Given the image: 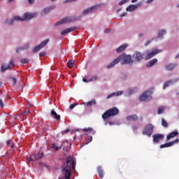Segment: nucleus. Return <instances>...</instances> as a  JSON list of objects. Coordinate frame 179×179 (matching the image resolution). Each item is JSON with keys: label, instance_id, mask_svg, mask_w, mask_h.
Wrapping results in <instances>:
<instances>
[{"label": "nucleus", "instance_id": "20", "mask_svg": "<svg viewBox=\"0 0 179 179\" xmlns=\"http://www.w3.org/2000/svg\"><path fill=\"white\" fill-rule=\"evenodd\" d=\"M127 121H138V115H131L127 117Z\"/></svg>", "mask_w": 179, "mask_h": 179}, {"label": "nucleus", "instance_id": "32", "mask_svg": "<svg viewBox=\"0 0 179 179\" xmlns=\"http://www.w3.org/2000/svg\"><path fill=\"white\" fill-rule=\"evenodd\" d=\"M55 8V6H50L49 8H44V13H48L50 10H52Z\"/></svg>", "mask_w": 179, "mask_h": 179}, {"label": "nucleus", "instance_id": "50", "mask_svg": "<svg viewBox=\"0 0 179 179\" xmlns=\"http://www.w3.org/2000/svg\"><path fill=\"white\" fill-rule=\"evenodd\" d=\"M147 2L148 3H152V2H153V0H148Z\"/></svg>", "mask_w": 179, "mask_h": 179}, {"label": "nucleus", "instance_id": "48", "mask_svg": "<svg viewBox=\"0 0 179 179\" xmlns=\"http://www.w3.org/2000/svg\"><path fill=\"white\" fill-rule=\"evenodd\" d=\"M75 1L76 0H66L65 3H66V2H73Z\"/></svg>", "mask_w": 179, "mask_h": 179}, {"label": "nucleus", "instance_id": "47", "mask_svg": "<svg viewBox=\"0 0 179 179\" xmlns=\"http://www.w3.org/2000/svg\"><path fill=\"white\" fill-rule=\"evenodd\" d=\"M29 3H34V0H28Z\"/></svg>", "mask_w": 179, "mask_h": 179}, {"label": "nucleus", "instance_id": "8", "mask_svg": "<svg viewBox=\"0 0 179 179\" xmlns=\"http://www.w3.org/2000/svg\"><path fill=\"white\" fill-rule=\"evenodd\" d=\"M48 41H50V40L46 39V40L43 41L40 45L34 48L33 52H38V51H40V50H41V48H44V47H45V45H47V44L48 43Z\"/></svg>", "mask_w": 179, "mask_h": 179}, {"label": "nucleus", "instance_id": "30", "mask_svg": "<svg viewBox=\"0 0 179 179\" xmlns=\"http://www.w3.org/2000/svg\"><path fill=\"white\" fill-rule=\"evenodd\" d=\"M164 34H166V30H164V29L159 30L158 31V38H163V36H164Z\"/></svg>", "mask_w": 179, "mask_h": 179}, {"label": "nucleus", "instance_id": "41", "mask_svg": "<svg viewBox=\"0 0 179 179\" xmlns=\"http://www.w3.org/2000/svg\"><path fill=\"white\" fill-rule=\"evenodd\" d=\"M127 2H128V0H122L120 3L119 5H124V3H127Z\"/></svg>", "mask_w": 179, "mask_h": 179}, {"label": "nucleus", "instance_id": "34", "mask_svg": "<svg viewBox=\"0 0 179 179\" xmlns=\"http://www.w3.org/2000/svg\"><path fill=\"white\" fill-rule=\"evenodd\" d=\"M96 104V99H92L86 103V106H94Z\"/></svg>", "mask_w": 179, "mask_h": 179}, {"label": "nucleus", "instance_id": "19", "mask_svg": "<svg viewBox=\"0 0 179 179\" xmlns=\"http://www.w3.org/2000/svg\"><path fill=\"white\" fill-rule=\"evenodd\" d=\"M161 50H156L155 51H152L151 52H150L145 57V59H150V58H152V57H155V55H157V54H159V52H160Z\"/></svg>", "mask_w": 179, "mask_h": 179}, {"label": "nucleus", "instance_id": "37", "mask_svg": "<svg viewBox=\"0 0 179 179\" xmlns=\"http://www.w3.org/2000/svg\"><path fill=\"white\" fill-rule=\"evenodd\" d=\"M20 62L21 64H29V62H30V60H29V59L24 58L20 60Z\"/></svg>", "mask_w": 179, "mask_h": 179}, {"label": "nucleus", "instance_id": "31", "mask_svg": "<svg viewBox=\"0 0 179 179\" xmlns=\"http://www.w3.org/2000/svg\"><path fill=\"white\" fill-rule=\"evenodd\" d=\"M122 91H119L117 93H112L111 94L108 95L107 96V99H110V97H113V96H121V94H122Z\"/></svg>", "mask_w": 179, "mask_h": 179}, {"label": "nucleus", "instance_id": "14", "mask_svg": "<svg viewBox=\"0 0 179 179\" xmlns=\"http://www.w3.org/2000/svg\"><path fill=\"white\" fill-rule=\"evenodd\" d=\"M76 29V27L67 28L61 31V36H65V34H68L69 33H72V31H75Z\"/></svg>", "mask_w": 179, "mask_h": 179}, {"label": "nucleus", "instance_id": "45", "mask_svg": "<svg viewBox=\"0 0 179 179\" xmlns=\"http://www.w3.org/2000/svg\"><path fill=\"white\" fill-rule=\"evenodd\" d=\"M0 107L3 108V101L2 99H0Z\"/></svg>", "mask_w": 179, "mask_h": 179}, {"label": "nucleus", "instance_id": "1", "mask_svg": "<svg viewBox=\"0 0 179 179\" xmlns=\"http://www.w3.org/2000/svg\"><path fill=\"white\" fill-rule=\"evenodd\" d=\"M75 160L73 159V157L69 156L66 158V162H64L62 169V173L64 174L65 179H71V169L75 170Z\"/></svg>", "mask_w": 179, "mask_h": 179}, {"label": "nucleus", "instance_id": "55", "mask_svg": "<svg viewBox=\"0 0 179 179\" xmlns=\"http://www.w3.org/2000/svg\"><path fill=\"white\" fill-rule=\"evenodd\" d=\"M20 115H24L23 112L20 113Z\"/></svg>", "mask_w": 179, "mask_h": 179}, {"label": "nucleus", "instance_id": "28", "mask_svg": "<svg viewBox=\"0 0 179 179\" xmlns=\"http://www.w3.org/2000/svg\"><path fill=\"white\" fill-rule=\"evenodd\" d=\"M73 65H75V61L70 59L67 62V66L69 68V69H72L73 68Z\"/></svg>", "mask_w": 179, "mask_h": 179}, {"label": "nucleus", "instance_id": "5", "mask_svg": "<svg viewBox=\"0 0 179 179\" xmlns=\"http://www.w3.org/2000/svg\"><path fill=\"white\" fill-rule=\"evenodd\" d=\"M154 129L155 126H153V124H148L144 127V130L143 131V135H147V136H152Z\"/></svg>", "mask_w": 179, "mask_h": 179}, {"label": "nucleus", "instance_id": "27", "mask_svg": "<svg viewBox=\"0 0 179 179\" xmlns=\"http://www.w3.org/2000/svg\"><path fill=\"white\" fill-rule=\"evenodd\" d=\"M29 48V44H26L21 48H18L16 49V52H20V51H23V50H27Z\"/></svg>", "mask_w": 179, "mask_h": 179}, {"label": "nucleus", "instance_id": "3", "mask_svg": "<svg viewBox=\"0 0 179 179\" xmlns=\"http://www.w3.org/2000/svg\"><path fill=\"white\" fill-rule=\"evenodd\" d=\"M37 16V13H25L24 14V17L22 18L19 16H15L14 17L13 20H10V21H6V23L7 24H12L13 23V20H21L22 22L24 20H30L31 19H33Z\"/></svg>", "mask_w": 179, "mask_h": 179}, {"label": "nucleus", "instance_id": "10", "mask_svg": "<svg viewBox=\"0 0 179 179\" xmlns=\"http://www.w3.org/2000/svg\"><path fill=\"white\" fill-rule=\"evenodd\" d=\"M15 66V64L13 63V60H10L8 65H1V71L5 72V71H8V69H11V68H13Z\"/></svg>", "mask_w": 179, "mask_h": 179}, {"label": "nucleus", "instance_id": "54", "mask_svg": "<svg viewBox=\"0 0 179 179\" xmlns=\"http://www.w3.org/2000/svg\"><path fill=\"white\" fill-rule=\"evenodd\" d=\"M92 139H93V137L90 136V140L89 142H92Z\"/></svg>", "mask_w": 179, "mask_h": 179}, {"label": "nucleus", "instance_id": "38", "mask_svg": "<svg viewBox=\"0 0 179 179\" xmlns=\"http://www.w3.org/2000/svg\"><path fill=\"white\" fill-rule=\"evenodd\" d=\"M10 79L13 81V86H15L17 83V80L16 79V78L10 77Z\"/></svg>", "mask_w": 179, "mask_h": 179}, {"label": "nucleus", "instance_id": "40", "mask_svg": "<svg viewBox=\"0 0 179 179\" xmlns=\"http://www.w3.org/2000/svg\"><path fill=\"white\" fill-rule=\"evenodd\" d=\"M76 106H78L77 103H72L69 106L70 110H73V108H75V107H76Z\"/></svg>", "mask_w": 179, "mask_h": 179}, {"label": "nucleus", "instance_id": "13", "mask_svg": "<svg viewBox=\"0 0 179 179\" xmlns=\"http://www.w3.org/2000/svg\"><path fill=\"white\" fill-rule=\"evenodd\" d=\"M43 157V153H38L37 155L32 154L29 158H28V162H36V160H40Z\"/></svg>", "mask_w": 179, "mask_h": 179}, {"label": "nucleus", "instance_id": "12", "mask_svg": "<svg viewBox=\"0 0 179 179\" xmlns=\"http://www.w3.org/2000/svg\"><path fill=\"white\" fill-rule=\"evenodd\" d=\"M178 142H179V139L176 138L173 141L162 144L160 145V149H164V148H171V146H173V145H176V143H178Z\"/></svg>", "mask_w": 179, "mask_h": 179}, {"label": "nucleus", "instance_id": "60", "mask_svg": "<svg viewBox=\"0 0 179 179\" xmlns=\"http://www.w3.org/2000/svg\"><path fill=\"white\" fill-rule=\"evenodd\" d=\"M87 143H86L85 145H87Z\"/></svg>", "mask_w": 179, "mask_h": 179}, {"label": "nucleus", "instance_id": "21", "mask_svg": "<svg viewBox=\"0 0 179 179\" xmlns=\"http://www.w3.org/2000/svg\"><path fill=\"white\" fill-rule=\"evenodd\" d=\"M51 115H53L55 120H57V121H59L61 120V115L57 114V112L54 109L51 110Z\"/></svg>", "mask_w": 179, "mask_h": 179}, {"label": "nucleus", "instance_id": "6", "mask_svg": "<svg viewBox=\"0 0 179 179\" xmlns=\"http://www.w3.org/2000/svg\"><path fill=\"white\" fill-rule=\"evenodd\" d=\"M152 93L153 91L148 90L145 92L139 98L140 101H149L152 100Z\"/></svg>", "mask_w": 179, "mask_h": 179}, {"label": "nucleus", "instance_id": "17", "mask_svg": "<svg viewBox=\"0 0 179 179\" xmlns=\"http://www.w3.org/2000/svg\"><path fill=\"white\" fill-rule=\"evenodd\" d=\"M176 67H177V64L169 63V64H166L165 66V69H166V71H173V69H174Z\"/></svg>", "mask_w": 179, "mask_h": 179}, {"label": "nucleus", "instance_id": "36", "mask_svg": "<svg viewBox=\"0 0 179 179\" xmlns=\"http://www.w3.org/2000/svg\"><path fill=\"white\" fill-rule=\"evenodd\" d=\"M164 110H166V107L164 106L159 107L157 111L158 114H163V112L164 111Z\"/></svg>", "mask_w": 179, "mask_h": 179}, {"label": "nucleus", "instance_id": "61", "mask_svg": "<svg viewBox=\"0 0 179 179\" xmlns=\"http://www.w3.org/2000/svg\"><path fill=\"white\" fill-rule=\"evenodd\" d=\"M81 148H83V146H81Z\"/></svg>", "mask_w": 179, "mask_h": 179}, {"label": "nucleus", "instance_id": "25", "mask_svg": "<svg viewBox=\"0 0 179 179\" xmlns=\"http://www.w3.org/2000/svg\"><path fill=\"white\" fill-rule=\"evenodd\" d=\"M83 132H91L93 135L96 134V131L93 130L92 127H88V128H84L83 129Z\"/></svg>", "mask_w": 179, "mask_h": 179}, {"label": "nucleus", "instance_id": "35", "mask_svg": "<svg viewBox=\"0 0 179 179\" xmlns=\"http://www.w3.org/2000/svg\"><path fill=\"white\" fill-rule=\"evenodd\" d=\"M162 125L164 128H167V127H169V124L167 123V121H166V120H164V119L162 120Z\"/></svg>", "mask_w": 179, "mask_h": 179}, {"label": "nucleus", "instance_id": "23", "mask_svg": "<svg viewBox=\"0 0 179 179\" xmlns=\"http://www.w3.org/2000/svg\"><path fill=\"white\" fill-rule=\"evenodd\" d=\"M98 174L100 178H103L104 177V171H103V168L99 166L97 168Z\"/></svg>", "mask_w": 179, "mask_h": 179}, {"label": "nucleus", "instance_id": "18", "mask_svg": "<svg viewBox=\"0 0 179 179\" xmlns=\"http://www.w3.org/2000/svg\"><path fill=\"white\" fill-rule=\"evenodd\" d=\"M99 6L98 5L93 6L92 7H90L83 11V15H87V13H90V12H92V10H94L96 8Z\"/></svg>", "mask_w": 179, "mask_h": 179}, {"label": "nucleus", "instance_id": "42", "mask_svg": "<svg viewBox=\"0 0 179 179\" xmlns=\"http://www.w3.org/2000/svg\"><path fill=\"white\" fill-rule=\"evenodd\" d=\"M29 113H30V111H29V110L24 111L23 112L24 117H26V115H27Z\"/></svg>", "mask_w": 179, "mask_h": 179}, {"label": "nucleus", "instance_id": "39", "mask_svg": "<svg viewBox=\"0 0 179 179\" xmlns=\"http://www.w3.org/2000/svg\"><path fill=\"white\" fill-rule=\"evenodd\" d=\"M97 79H99L97 76H93L90 80H88V82H93V80H97Z\"/></svg>", "mask_w": 179, "mask_h": 179}, {"label": "nucleus", "instance_id": "43", "mask_svg": "<svg viewBox=\"0 0 179 179\" xmlns=\"http://www.w3.org/2000/svg\"><path fill=\"white\" fill-rule=\"evenodd\" d=\"M150 43H152V40L148 41L145 43V47L148 46V45H149V44H150Z\"/></svg>", "mask_w": 179, "mask_h": 179}, {"label": "nucleus", "instance_id": "11", "mask_svg": "<svg viewBox=\"0 0 179 179\" xmlns=\"http://www.w3.org/2000/svg\"><path fill=\"white\" fill-rule=\"evenodd\" d=\"M152 138H153V142L155 143H159L160 141H163V139H164V135L157 134H154L152 136Z\"/></svg>", "mask_w": 179, "mask_h": 179}, {"label": "nucleus", "instance_id": "53", "mask_svg": "<svg viewBox=\"0 0 179 179\" xmlns=\"http://www.w3.org/2000/svg\"><path fill=\"white\" fill-rule=\"evenodd\" d=\"M109 125H114V122H109Z\"/></svg>", "mask_w": 179, "mask_h": 179}, {"label": "nucleus", "instance_id": "62", "mask_svg": "<svg viewBox=\"0 0 179 179\" xmlns=\"http://www.w3.org/2000/svg\"><path fill=\"white\" fill-rule=\"evenodd\" d=\"M178 6H179V5Z\"/></svg>", "mask_w": 179, "mask_h": 179}, {"label": "nucleus", "instance_id": "22", "mask_svg": "<svg viewBox=\"0 0 179 179\" xmlns=\"http://www.w3.org/2000/svg\"><path fill=\"white\" fill-rule=\"evenodd\" d=\"M127 47H128V44H123L116 50V52L117 54H120V52H122V51H124Z\"/></svg>", "mask_w": 179, "mask_h": 179}, {"label": "nucleus", "instance_id": "56", "mask_svg": "<svg viewBox=\"0 0 179 179\" xmlns=\"http://www.w3.org/2000/svg\"><path fill=\"white\" fill-rule=\"evenodd\" d=\"M13 1V0H8V2H12Z\"/></svg>", "mask_w": 179, "mask_h": 179}, {"label": "nucleus", "instance_id": "15", "mask_svg": "<svg viewBox=\"0 0 179 179\" xmlns=\"http://www.w3.org/2000/svg\"><path fill=\"white\" fill-rule=\"evenodd\" d=\"M179 78H175L174 80H169L166 81L164 85V89H166V87H169L170 85H173V83H176V82H178Z\"/></svg>", "mask_w": 179, "mask_h": 179}, {"label": "nucleus", "instance_id": "57", "mask_svg": "<svg viewBox=\"0 0 179 179\" xmlns=\"http://www.w3.org/2000/svg\"><path fill=\"white\" fill-rule=\"evenodd\" d=\"M52 2H54V1H57V0H50Z\"/></svg>", "mask_w": 179, "mask_h": 179}, {"label": "nucleus", "instance_id": "49", "mask_svg": "<svg viewBox=\"0 0 179 179\" xmlns=\"http://www.w3.org/2000/svg\"><path fill=\"white\" fill-rule=\"evenodd\" d=\"M69 131H71V129H67L64 130V133L68 134V132H69Z\"/></svg>", "mask_w": 179, "mask_h": 179}, {"label": "nucleus", "instance_id": "7", "mask_svg": "<svg viewBox=\"0 0 179 179\" xmlns=\"http://www.w3.org/2000/svg\"><path fill=\"white\" fill-rule=\"evenodd\" d=\"M76 20V17L73 16H68L59 22H56L55 24H64V23H71V22H74Z\"/></svg>", "mask_w": 179, "mask_h": 179}, {"label": "nucleus", "instance_id": "59", "mask_svg": "<svg viewBox=\"0 0 179 179\" xmlns=\"http://www.w3.org/2000/svg\"><path fill=\"white\" fill-rule=\"evenodd\" d=\"M104 33H108L107 31H104Z\"/></svg>", "mask_w": 179, "mask_h": 179}, {"label": "nucleus", "instance_id": "58", "mask_svg": "<svg viewBox=\"0 0 179 179\" xmlns=\"http://www.w3.org/2000/svg\"><path fill=\"white\" fill-rule=\"evenodd\" d=\"M2 85V83L0 82V86H1Z\"/></svg>", "mask_w": 179, "mask_h": 179}, {"label": "nucleus", "instance_id": "29", "mask_svg": "<svg viewBox=\"0 0 179 179\" xmlns=\"http://www.w3.org/2000/svg\"><path fill=\"white\" fill-rule=\"evenodd\" d=\"M52 149H55V150H59V149H62V145H59L55 143L52 145Z\"/></svg>", "mask_w": 179, "mask_h": 179}, {"label": "nucleus", "instance_id": "44", "mask_svg": "<svg viewBox=\"0 0 179 179\" xmlns=\"http://www.w3.org/2000/svg\"><path fill=\"white\" fill-rule=\"evenodd\" d=\"M45 55V52H44L39 53L40 58H41V57H44Z\"/></svg>", "mask_w": 179, "mask_h": 179}, {"label": "nucleus", "instance_id": "2", "mask_svg": "<svg viewBox=\"0 0 179 179\" xmlns=\"http://www.w3.org/2000/svg\"><path fill=\"white\" fill-rule=\"evenodd\" d=\"M121 62L122 65H124L125 64H132L134 60H132V57L131 55H127L125 53H123L115 60H113L110 64L107 66V69H110V68H113V66L117 65L118 62Z\"/></svg>", "mask_w": 179, "mask_h": 179}, {"label": "nucleus", "instance_id": "16", "mask_svg": "<svg viewBox=\"0 0 179 179\" xmlns=\"http://www.w3.org/2000/svg\"><path fill=\"white\" fill-rule=\"evenodd\" d=\"M178 132L177 131L171 132L167 136H166V142L170 141L173 138H176V136H178Z\"/></svg>", "mask_w": 179, "mask_h": 179}, {"label": "nucleus", "instance_id": "33", "mask_svg": "<svg viewBox=\"0 0 179 179\" xmlns=\"http://www.w3.org/2000/svg\"><path fill=\"white\" fill-rule=\"evenodd\" d=\"M6 143L8 146H10L11 148V149L15 147V143H13V141H12L11 140L7 141Z\"/></svg>", "mask_w": 179, "mask_h": 179}, {"label": "nucleus", "instance_id": "9", "mask_svg": "<svg viewBox=\"0 0 179 179\" xmlns=\"http://www.w3.org/2000/svg\"><path fill=\"white\" fill-rule=\"evenodd\" d=\"M132 59L134 62H138L142 61L143 59V55L141 52H136L133 55H132Z\"/></svg>", "mask_w": 179, "mask_h": 179}, {"label": "nucleus", "instance_id": "26", "mask_svg": "<svg viewBox=\"0 0 179 179\" xmlns=\"http://www.w3.org/2000/svg\"><path fill=\"white\" fill-rule=\"evenodd\" d=\"M157 62V59H153L152 60H150V62H148V63L147 64V67L150 68V66H153V65Z\"/></svg>", "mask_w": 179, "mask_h": 179}, {"label": "nucleus", "instance_id": "4", "mask_svg": "<svg viewBox=\"0 0 179 179\" xmlns=\"http://www.w3.org/2000/svg\"><path fill=\"white\" fill-rule=\"evenodd\" d=\"M120 113V110L117 107H113L112 108L106 110L103 115V120H107V118H110V117H115V115H118Z\"/></svg>", "mask_w": 179, "mask_h": 179}, {"label": "nucleus", "instance_id": "51", "mask_svg": "<svg viewBox=\"0 0 179 179\" xmlns=\"http://www.w3.org/2000/svg\"><path fill=\"white\" fill-rule=\"evenodd\" d=\"M135 2H138V0H131L132 3H135Z\"/></svg>", "mask_w": 179, "mask_h": 179}, {"label": "nucleus", "instance_id": "46", "mask_svg": "<svg viewBox=\"0 0 179 179\" xmlns=\"http://www.w3.org/2000/svg\"><path fill=\"white\" fill-rule=\"evenodd\" d=\"M83 82L87 83V82H90V81L87 80V79H86V78H83Z\"/></svg>", "mask_w": 179, "mask_h": 179}, {"label": "nucleus", "instance_id": "52", "mask_svg": "<svg viewBox=\"0 0 179 179\" xmlns=\"http://www.w3.org/2000/svg\"><path fill=\"white\" fill-rule=\"evenodd\" d=\"M138 37H143V34H138Z\"/></svg>", "mask_w": 179, "mask_h": 179}, {"label": "nucleus", "instance_id": "24", "mask_svg": "<svg viewBox=\"0 0 179 179\" xmlns=\"http://www.w3.org/2000/svg\"><path fill=\"white\" fill-rule=\"evenodd\" d=\"M138 8V6H135V5H130L129 7L127 8L126 10L127 12H132L134 10H135V9Z\"/></svg>", "mask_w": 179, "mask_h": 179}]
</instances>
